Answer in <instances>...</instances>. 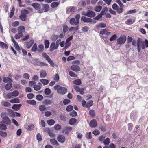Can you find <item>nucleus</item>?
I'll use <instances>...</instances> for the list:
<instances>
[{"label": "nucleus", "instance_id": "obj_1", "mask_svg": "<svg viewBox=\"0 0 148 148\" xmlns=\"http://www.w3.org/2000/svg\"><path fill=\"white\" fill-rule=\"evenodd\" d=\"M5 113H1V116L2 118V120L0 121V129L2 130L5 131L7 129L6 125H9L11 123L10 119L8 116H5Z\"/></svg>", "mask_w": 148, "mask_h": 148}, {"label": "nucleus", "instance_id": "obj_2", "mask_svg": "<svg viewBox=\"0 0 148 148\" xmlns=\"http://www.w3.org/2000/svg\"><path fill=\"white\" fill-rule=\"evenodd\" d=\"M54 89L55 90H57V92L61 95H64L66 93L67 91V90L66 88L61 86L59 85L55 86Z\"/></svg>", "mask_w": 148, "mask_h": 148}, {"label": "nucleus", "instance_id": "obj_3", "mask_svg": "<svg viewBox=\"0 0 148 148\" xmlns=\"http://www.w3.org/2000/svg\"><path fill=\"white\" fill-rule=\"evenodd\" d=\"M21 13L19 16V18L20 20L23 21H25L27 20V15L28 14L29 12L26 10H22Z\"/></svg>", "mask_w": 148, "mask_h": 148}, {"label": "nucleus", "instance_id": "obj_4", "mask_svg": "<svg viewBox=\"0 0 148 148\" xmlns=\"http://www.w3.org/2000/svg\"><path fill=\"white\" fill-rule=\"evenodd\" d=\"M42 56L48 62L52 67H54V64L53 61L46 53L42 54Z\"/></svg>", "mask_w": 148, "mask_h": 148}, {"label": "nucleus", "instance_id": "obj_5", "mask_svg": "<svg viewBox=\"0 0 148 148\" xmlns=\"http://www.w3.org/2000/svg\"><path fill=\"white\" fill-rule=\"evenodd\" d=\"M126 40V37L125 35H123L120 36L117 40V44L118 45L123 44L125 42Z\"/></svg>", "mask_w": 148, "mask_h": 148}, {"label": "nucleus", "instance_id": "obj_6", "mask_svg": "<svg viewBox=\"0 0 148 148\" xmlns=\"http://www.w3.org/2000/svg\"><path fill=\"white\" fill-rule=\"evenodd\" d=\"M49 9V6L48 4H45L42 5V8L40 10V13L47 12Z\"/></svg>", "mask_w": 148, "mask_h": 148}, {"label": "nucleus", "instance_id": "obj_7", "mask_svg": "<svg viewBox=\"0 0 148 148\" xmlns=\"http://www.w3.org/2000/svg\"><path fill=\"white\" fill-rule=\"evenodd\" d=\"M73 87L77 92H79L81 95H82L84 93V88H80L79 87L76 85H73Z\"/></svg>", "mask_w": 148, "mask_h": 148}, {"label": "nucleus", "instance_id": "obj_8", "mask_svg": "<svg viewBox=\"0 0 148 148\" xmlns=\"http://www.w3.org/2000/svg\"><path fill=\"white\" fill-rule=\"evenodd\" d=\"M32 6L35 10H37V12L38 13H40V10L41 9L40 4L37 3H35L32 4Z\"/></svg>", "mask_w": 148, "mask_h": 148}, {"label": "nucleus", "instance_id": "obj_9", "mask_svg": "<svg viewBox=\"0 0 148 148\" xmlns=\"http://www.w3.org/2000/svg\"><path fill=\"white\" fill-rule=\"evenodd\" d=\"M59 45H56L55 42H52L50 45L49 49L50 51L52 52L55 50L56 49L58 48Z\"/></svg>", "mask_w": 148, "mask_h": 148}, {"label": "nucleus", "instance_id": "obj_10", "mask_svg": "<svg viewBox=\"0 0 148 148\" xmlns=\"http://www.w3.org/2000/svg\"><path fill=\"white\" fill-rule=\"evenodd\" d=\"M142 42L141 39L139 38L137 40L136 44L137 47V50L138 52H140L141 49V45Z\"/></svg>", "mask_w": 148, "mask_h": 148}, {"label": "nucleus", "instance_id": "obj_11", "mask_svg": "<svg viewBox=\"0 0 148 148\" xmlns=\"http://www.w3.org/2000/svg\"><path fill=\"white\" fill-rule=\"evenodd\" d=\"M97 125V123L95 119L92 120L89 123V126L91 128H94Z\"/></svg>", "mask_w": 148, "mask_h": 148}, {"label": "nucleus", "instance_id": "obj_12", "mask_svg": "<svg viewBox=\"0 0 148 148\" xmlns=\"http://www.w3.org/2000/svg\"><path fill=\"white\" fill-rule=\"evenodd\" d=\"M70 69L72 71L76 72H78L80 70V67L79 66L75 65H72L71 66Z\"/></svg>", "mask_w": 148, "mask_h": 148}, {"label": "nucleus", "instance_id": "obj_13", "mask_svg": "<svg viewBox=\"0 0 148 148\" xmlns=\"http://www.w3.org/2000/svg\"><path fill=\"white\" fill-rule=\"evenodd\" d=\"M145 47H148V40L146 39H145L144 41H142L141 46L143 49H144Z\"/></svg>", "mask_w": 148, "mask_h": 148}, {"label": "nucleus", "instance_id": "obj_14", "mask_svg": "<svg viewBox=\"0 0 148 148\" xmlns=\"http://www.w3.org/2000/svg\"><path fill=\"white\" fill-rule=\"evenodd\" d=\"M57 140L58 141L61 143H64L65 140V138L63 135L60 134L57 136Z\"/></svg>", "mask_w": 148, "mask_h": 148}, {"label": "nucleus", "instance_id": "obj_15", "mask_svg": "<svg viewBox=\"0 0 148 148\" xmlns=\"http://www.w3.org/2000/svg\"><path fill=\"white\" fill-rule=\"evenodd\" d=\"M45 132H47L49 134V135L51 137H55V134H54L53 133H52L51 130L49 128H46L45 129Z\"/></svg>", "mask_w": 148, "mask_h": 148}, {"label": "nucleus", "instance_id": "obj_16", "mask_svg": "<svg viewBox=\"0 0 148 148\" xmlns=\"http://www.w3.org/2000/svg\"><path fill=\"white\" fill-rule=\"evenodd\" d=\"M44 47L43 45L42 44H39L38 46L37 51L38 53H40L43 51Z\"/></svg>", "mask_w": 148, "mask_h": 148}, {"label": "nucleus", "instance_id": "obj_17", "mask_svg": "<svg viewBox=\"0 0 148 148\" xmlns=\"http://www.w3.org/2000/svg\"><path fill=\"white\" fill-rule=\"evenodd\" d=\"M81 20L84 22H92V20L91 18H86V17L82 16L81 17Z\"/></svg>", "mask_w": 148, "mask_h": 148}, {"label": "nucleus", "instance_id": "obj_18", "mask_svg": "<svg viewBox=\"0 0 148 148\" xmlns=\"http://www.w3.org/2000/svg\"><path fill=\"white\" fill-rule=\"evenodd\" d=\"M34 42V40L33 39L31 40L30 41L27 42L25 44L26 47L28 49H29L33 45Z\"/></svg>", "mask_w": 148, "mask_h": 148}, {"label": "nucleus", "instance_id": "obj_19", "mask_svg": "<svg viewBox=\"0 0 148 148\" xmlns=\"http://www.w3.org/2000/svg\"><path fill=\"white\" fill-rule=\"evenodd\" d=\"M25 127L27 130L31 131L34 129V126L33 124L26 125H25Z\"/></svg>", "mask_w": 148, "mask_h": 148}, {"label": "nucleus", "instance_id": "obj_20", "mask_svg": "<svg viewBox=\"0 0 148 148\" xmlns=\"http://www.w3.org/2000/svg\"><path fill=\"white\" fill-rule=\"evenodd\" d=\"M95 16V13L93 11L90 10H88L87 11V16L89 17H93Z\"/></svg>", "mask_w": 148, "mask_h": 148}, {"label": "nucleus", "instance_id": "obj_21", "mask_svg": "<svg viewBox=\"0 0 148 148\" xmlns=\"http://www.w3.org/2000/svg\"><path fill=\"white\" fill-rule=\"evenodd\" d=\"M21 106L22 105L21 104H14L12 107V108L15 111H18L20 109Z\"/></svg>", "mask_w": 148, "mask_h": 148}, {"label": "nucleus", "instance_id": "obj_22", "mask_svg": "<svg viewBox=\"0 0 148 148\" xmlns=\"http://www.w3.org/2000/svg\"><path fill=\"white\" fill-rule=\"evenodd\" d=\"M135 21V19L130 18L125 22V23L127 25H130L134 23Z\"/></svg>", "mask_w": 148, "mask_h": 148}, {"label": "nucleus", "instance_id": "obj_23", "mask_svg": "<svg viewBox=\"0 0 148 148\" xmlns=\"http://www.w3.org/2000/svg\"><path fill=\"white\" fill-rule=\"evenodd\" d=\"M72 130V128L71 127H66L63 130V132L65 134H68V132L71 131Z\"/></svg>", "mask_w": 148, "mask_h": 148}, {"label": "nucleus", "instance_id": "obj_24", "mask_svg": "<svg viewBox=\"0 0 148 148\" xmlns=\"http://www.w3.org/2000/svg\"><path fill=\"white\" fill-rule=\"evenodd\" d=\"M25 29L23 26H21L19 27L18 28V32L20 33L23 34L25 31Z\"/></svg>", "mask_w": 148, "mask_h": 148}, {"label": "nucleus", "instance_id": "obj_25", "mask_svg": "<svg viewBox=\"0 0 148 148\" xmlns=\"http://www.w3.org/2000/svg\"><path fill=\"white\" fill-rule=\"evenodd\" d=\"M106 26V25L105 23H103V22L101 23L100 24L98 25H97L96 27L98 29L99 28H105Z\"/></svg>", "mask_w": 148, "mask_h": 148}, {"label": "nucleus", "instance_id": "obj_26", "mask_svg": "<svg viewBox=\"0 0 148 148\" xmlns=\"http://www.w3.org/2000/svg\"><path fill=\"white\" fill-rule=\"evenodd\" d=\"M69 23L72 25H77L78 24H76L77 21L75 20V18H72L70 19L69 20Z\"/></svg>", "mask_w": 148, "mask_h": 148}, {"label": "nucleus", "instance_id": "obj_27", "mask_svg": "<svg viewBox=\"0 0 148 148\" xmlns=\"http://www.w3.org/2000/svg\"><path fill=\"white\" fill-rule=\"evenodd\" d=\"M44 43L46 49H48L49 47L50 42L47 39H45L44 40Z\"/></svg>", "mask_w": 148, "mask_h": 148}, {"label": "nucleus", "instance_id": "obj_28", "mask_svg": "<svg viewBox=\"0 0 148 148\" xmlns=\"http://www.w3.org/2000/svg\"><path fill=\"white\" fill-rule=\"evenodd\" d=\"M50 140L51 143L53 145L56 146H59V145L57 140L54 138L50 139Z\"/></svg>", "mask_w": 148, "mask_h": 148}, {"label": "nucleus", "instance_id": "obj_29", "mask_svg": "<svg viewBox=\"0 0 148 148\" xmlns=\"http://www.w3.org/2000/svg\"><path fill=\"white\" fill-rule=\"evenodd\" d=\"M77 121L76 119L75 118H72L70 119L69 123L70 124L73 125Z\"/></svg>", "mask_w": 148, "mask_h": 148}, {"label": "nucleus", "instance_id": "obj_30", "mask_svg": "<svg viewBox=\"0 0 148 148\" xmlns=\"http://www.w3.org/2000/svg\"><path fill=\"white\" fill-rule=\"evenodd\" d=\"M62 27L63 33L65 34L66 32L68 31L69 27L66 25L64 24L63 25Z\"/></svg>", "mask_w": 148, "mask_h": 148}, {"label": "nucleus", "instance_id": "obj_31", "mask_svg": "<svg viewBox=\"0 0 148 148\" xmlns=\"http://www.w3.org/2000/svg\"><path fill=\"white\" fill-rule=\"evenodd\" d=\"M59 3L56 2H53L51 5V6L52 8H55L57 7L59 5Z\"/></svg>", "mask_w": 148, "mask_h": 148}, {"label": "nucleus", "instance_id": "obj_32", "mask_svg": "<svg viewBox=\"0 0 148 148\" xmlns=\"http://www.w3.org/2000/svg\"><path fill=\"white\" fill-rule=\"evenodd\" d=\"M10 102L12 103H18L20 102L19 99L18 98H15L10 101Z\"/></svg>", "mask_w": 148, "mask_h": 148}, {"label": "nucleus", "instance_id": "obj_33", "mask_svg": "<svg viewBox=\"0 0 148 148\" xmlns=\"http://www.w3.org/2000/svg\"><path fill=\"white\" fill-rule=\"evenodd\" d=\"M3 82L5 83L8 82H13L11 78L7 77H3Z\"/></svg>", "mask_w": 148, "mask_h": 148}, {"label": "nucleus", "instance_id": "obj_34", "mask_svg": "<svg viewBox=\"0 0 148 148\" xmlns=\"http://www.w3.org/2000/svg\"><path fill=\"white\" fill-rule=\"evenodd\" d=\"M89 114L90 117L93 118L95 116V110L93 109L90 110L89 112Z\"/></svg>", "mask_w": 148, "mask_h": 148}, {"label": "nucleus", "instance_id": "obj_35", "mask_svg": "<svg viewBox=\"0 0 148 148\" xmlns=\"http://www.w3.org/2000/svg\"><path fill=\"white\" fill-rule=\"evenodd\" d=\"M23 34L20 33L18 32V33L16 34L14 36L15 38L17 39H19L23 36Z\"/></svg>", "mask_w": 148, "mask_h": 148}, {"label": "nucleus", "instance_id": "obj_36", "mask_svg": "<svg viewBox=\"0 0 148 148\" xmlns=\"http://www.w3.org/2000/svg\"><path fill=\"white\" fill-rule=\"evenodd\" d=\"M74 84L76 85H79L82 83V82L80 79H77L74 80L73 82Z\"/></svg>", "mask_w": 148, "mask_h": 148}, {"label": "nucleus", "instance_id": "obj_37", "mask_svg": "<svg viewBox=\"0 0 148 148\" xmlns=\"http://www.w3.org/2000/svg\"><path fill=\"white\" fill-rule=\"evenodd\" d=\"M37 50L38 48L37 44L36 43H35L32 48L31 50L32 51L35 52L36 51H37Z\"/></svg>", "mask_w": 148, "mask_h": 148}, {"label": "nucleus", "instance_id": "obj_38", "mask_svg": "<svg viewBox=\"0 0 148 148\" xmlns=\"http://www.w3.org/2000/svg\"><path fill=\"white\" fill-rule=\"evenodd\" d=\"M0 47L3 48L7 49L8 48L7 45L1 41H0Z\"/></svg>", "mask_w": 148, "mask_h": 148}, {"label": "nucleus", "instance_id": "obj_39", "mask_svg": "<svg viewBox=\"0 0 148 148\" xmlns=\"http://www.w3.org/2000/svg\"><path fill=\"white\" fill-rule=\"evenodd\" d=\"M79 29V26L77 25L75 27H71L69 29V31L70 32L74 31H77Z\"/></svg>", "mask_w": 148, "mask_h": 148}, {"label": "nucleus", "instance_id": "obj_40", "mask_svg": "<svg viewBox=\"0 0 148 148\" xmlns=\"http://www.w3.org/2000/svg\"><path fill=\"white\" fill-rule=\"evenodd\" d=\"M69 76L73 77H77V74L71 71H70L69 72Z\"/></svg>", "mask_w": 148, "mask_h": 148}, {"label": "nucleus", "instance_id": "obj_41", "mask_svg": "<svg viewBox=\"0 0 148 148\" xmlns=\"http://www.w3.org/2000/svg\"><path fill=\"white\" fill-rule=\"evenodd\" d=\"M12 82H9L8 83L5 85V88L6 90L10 89L12 87Z\"/></svg>", "mask_w": 148, "mask_h": 148}, {"label": "nucleus", "instance_id": "obj_42", "mask_svg": "<svg viewBox=\"0 0 148 148\" xmlns=\"http://www.w3.org/2000/svg\"><path fill=\"white\" fill-rule=\"evenodd\" d=\"M26 102L29 104L34 105L36 104V101L34 100H27Z\"/></svg>", "mask_w": 148, "mask_h": 148}, {"label": "nucleus", "instance_id": "obj_43", "mask_svg": "<svg viewBox=\"0 0 148 148\" xmlns=\"http://www.w3.org/2000/svg\"><path fill=\"white\" fill-rule=\"evenodd\" d=\"M8 111L10 113V114L12 117H14L15 116V112H14L11 109L8 110Z\"/></svg>", "mask_w": 148, "mask_h": 148}, {"label": "nucleus", "instance_id": "obj_44", "mask_svg": "<svg viewBox=\"0 0 148 148\" xmlns=\"http://www.w3.org/2000/svg\"><path fill=\"white\" fill-rule=\"evenodd\" d=\"M33 88L36 91H38L40 90L41 88L40 85L35 84Z\"/></svg>", "mask_w": 148, "mask_h": 148}, {"label": "nucleus", "instance_id": "obj_45", "mask_svg": "<svg viewBox=\"0 0 148 148\" xmlns=\"http://www.w3.org/2000/svg\"><path fill=\"white\" fill-rule=\"evenodd\" d=\"M136 12L137 11L136 9L130 10L127 11L126 12V14H125V15H127L129 14L134 13H136Z\"/></svg>", "mask_w": 148, "mask_h": 148}, {"label": "nucleus", "instance_id": "obj_46", "mask_svg": "<svg viewBox=\"0 0 148 148\" xmlns=\"http://www.w3.org/2000/svg\"><path fill=\"white\" fill-rule=\"evenodd\" d=\"M86 137L88 139H91L92 137L91 132L86 133Z\"/></svg>", "mask_w": 148, "mask_h": 148}, {"label": "nucleus", "instance_id": "obj_47", "mask_svg": "<svg viewBox=\"0 0 148 148\" xmlns=\"http://www.w3.org/2000/svg\"><path fill=\"white\" fill-rule=\"evenodd\" d=\"M103 143L104 145H108L110 143V139L109 138H107L104 140Z\"/></svg>", "mask_w": 148, "mask_h": 148}, {"label": "nucleus", "instance_id": "obj_48", "mask_svg": "<svg viewBox=\"0 0 148 148\" xmlns=\"http://www.w3.org/2000/svg\"><path fill=\"white\" fill-rule=\"evenodd\" d=\"M70 115L72 117H75L77 115V112L75 110H73L72 112H70Z\"/></svg>", "mask_w": 148, "mask_h": 148}, {"label": "nucleus", "instance_id": "obj_49", "mask_svg": "<svg viewBox=\"0 0 148 148\" xmlns=\"http://www.w3.org/2000/svg\"><path fill=\"white\" fill-rule=\"evenodd\" d=\"M1 104L3 105L4 106L8 107L10 106V104L9 102H5L4 101H2L1 102Z\"/></svg>", "mask_w": 148, "mask_h": 148}, {"label": "nucleus", "instance_id": "obj_50", "mask_svg": "<svg viewBox=\"0 0 148 148\" xmlns=\"http://www.w3.org/2000/svg\"><path fill=\"white\" fill-rule=\"evenodd\" d=\"M40 81L44 85L47 84L49 83L48 80L45 79H41Z\"/></svg>", "mask_w": 148, "mask_h": 148}, {"label": "nucleus", "instance_id": "obj_51", "mask_svg": "<svg viewBox=\"0 0 148 148\" xmlns=\"http://www.w3.org/2000/svg\"><path fill=\"white\" fill-rule=\"evenodd\" d=\"M47 75V73L45 71H43L40 73V76L41 77H45Z\"/></svg>", "mask_w": 148, "mask_h": 148}, {"label": "nucleus", "instance_id": "obj_52", "mask_svg": "<svg viewBox=\"0 0 148 148\" xmlns=\"http://www.w3.org/2000/svg\"><path fill=\"white\" fill-rule=\"evenodd\" d=\"M54 129L58 131L60 130L61 129V126L58 124H57L55 125L54 127Z\"/></svg>", "mask_w": 148, "mask_h": 148}, {"label": "nucleus", "instance_id": "obj_53", "mask_svg": "<svg viewBox=\"0 0 148 148\" xmlns=\"http://www.w3.org/2000/svg\"><path fill=\"white\" fill-rule=\"evenodd\" d=\"M39 108L40 111H43L45 110L46 107L45 105H42L39 106Z\"/></svg>", "mask_w": 148, "mask_h": 148}, {"label": "nucleus", "instance_id": "obj_54", "mask_svg": "<svg viewBox=\"0 0 148 148\" xmlns=\"http://www.w3.org/2000/svg\"><path fill=\"white\" fill-rule=\"evenodd\" d=\"M51 103V101L49 99H46L44 101L43 103L45 105H50Z\"/></svg>", "mask_w": 148, "mask_h": 148}, {"label": "nucleus", "instance_id": "obj_55", "mask_svg": "<svg viewBox=\"0 0 148 148\" xmlns=\"http://www.w3.org/2000/svg\"><path fill=\"white\" fill-rule=\"evenodd\" d=\"M93 101L92 100H90L88 101L87 103L86 107H90L93 105Z\"/></svg>", "mask_w": 148, "mask_h": 148}, {"label": "nucleus", "instance_id": "obj_56", "mask_svg": "<svg viewBox=\"0 0 148 148\" xmlns=\"http://www.w3.org/2000/svg\"><path fill=\"white\" fill-rule=\"evenodd\" d=\"M43 98V96L41 95H38L36 96V99L38 101H41Z\"/></svg>", "mask_w": 148, "mask_h": 148}, {"label": "nucleus", "instance_id": "obj_57", "mask_svg": "<svg viewBox=\"0 0 148 148\" xmlns=\"http://www.w3.org/2000/svg\"><path fill=\"white\" fill-rule=\"evenodd\" d=\"M102 9V7L101 6H96L94 8V10L95 11L97 12H99Z\"/></svg>", "mask_w": 148, "mask_h": 148}, {"label": "nucleus", "instance_id": "obj_58", "mask_svg": "<svg viewBox=\"0 0 148 148\" xmlns=\"http://www.w3.org/2000/svg\"><path fill=\"white\" fill-rule=\"evenodd\" d=\"M19 23L18 21H16L13 22L12 23V25L14 27H16L18 25Z\"/></svg>", "mask_w": 148, "mask_h": 148}, {"label": "nucleus", "instance_id": "obj_59", "mask_svg": "<svg viewBox=\"0 0 148 148\" xmlns=\"http://www.w3.org/2000/svg\"><path fill=\"white\" fill-rule=\"evenodd\" d=\"M13 96V97H16L18 96L19 94V92L17 90H15L13 92H12Z\"/></svg>", "mask_w": 148, "mask_h": 148}, {"label": "nucleus", "instance_id": "obj_60", "mask_svg": "<svg viewBox=\"0 0 148 148\" xmlns=\"http://www.w3.org/2000/svg\"><path fill=\"white\" fill-rule=\"evenodd\" d=\"M48 124L50 125H53L55 123V121L53 119H50L47 121Z\"/></svg>", "mask_w": 148, "mask_h": 148}, {"label": "nucleus", "instance_id": "obj_61", "mask_svg": "<svg viewBox=\"0 0 148 148\" xmlns=\"http://www.w3.org/2000/svg\"><path fill=\"white\" fill-rule=\"evenodd\" d=\"M80 16L79 14H77L75 16V18L76 21H77L76 24H79V19L80 18Z\"/></svg>", "mask_w": 148, "mask_h": 148}, {"label": "nucleus", "instance_id": "obj_62", "mask_svg": "<svg viewBox=\"0 0 148 148\" xmlns=\"http://www.w3.org/2000/svg\"><path fill=\"white\" fill-rule=\"evenodd\" d=\"M127 126L129 131H130L132 130L133 126V124L132 123H129L128 124Z\"/></svg>", "mask_w": 148, "mask_h": 148}, {"label": "nucleus", "instance_id": "obj_63", "mask_svg": "<svg viewBox=\"0 0 148 148\" xmlns=\"http://www.w3.org/2000/svg\"><path fill=\"white\" fill-rule=\"evenodd\" d=\"M117 38V36L116 34L112 35L110 39V41H112L115 40Z\"/></svg>", "mask_w": 148, "mask_h": 148}, {"label": "nucleus", "instance_id": "obj_64", "mask_svg": "<svg viewBox=\"0 0 148 148\" xmlns=\"http://www.w3.org/2000/svg\"><path fill=\"white\" fill-rule=\"evenodd\" d=\"M73 109V106L71 105H68L66 108V110L67 111H70Z\"/></svg>", "mask_w": 148, "mask_h": 148}]
</instances>
